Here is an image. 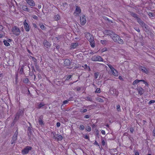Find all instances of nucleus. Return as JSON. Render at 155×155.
I'll list each match as a JSON object with an SVG mask.
<instances>
[{
    "mask_svg": "<svg viewBox=\"0 0 155 155\" xmlns=\"http://www.w3.org/2000/svg\"><path fill=\"white\" fill-rule=\"evenodd\" d=\"M140 82V81H139V80H136L133 82V85H135L136 84H137V83H138Z\"/></svg>",
    "mask_w": 155,
    "mask_h": 155,
    "instance_id": "b1692460",
    "label": "nucleus"
},
{
    "mask_svg": "<svg viewBox=\"0 0 155 155\" xmlns=\"http://www.w3.org/2000/svg\"><path fill=\"white\" fill-rule=\"evenodd\" d=\"M99 76V73H94V77L95 78H97Z\"/></svg>",
    "mask_w": 155,
    "mask_h": 155,
    "instance_id": "72a5a7b5",
    "label": "nucleus"
},
{
    "mask_svg": "<svg viewBox=\"0 0 155 155\" xmlns=\"http://www.w3.org/2000/svg\"><path fill=\"white\" fill-rule=\"evenodd\" d=\"M136 30L138 31V32H140V30L139 28L137 29H136Z\"/></svg>",
    "mask_w": 155,
    "mask_h": 155,
    "instance_id": "0e129e2a",
    "label": "nucleus"
},
{
    "mask_svg": "<svg viewBox=\"0 0 155 155\" xmlns=\"http://www.w3.org/2000/svg\"><path fill=\"white\" fill-rule=\"evenodd\" d=\"M3 29V26L1 25H0V31L2 30Z\"/></svg>",
    "mask_w": 155,
    "mask_h": 155,
    "instance_id": "6e6d98bb",
    "label": "nucleus"
},
{
    "mask_svg": "<svg viewBox=\"0 0 155 155\" xmlns=\"http://www.w3.org/2000/svg\"><path fill=\"white\" fill-rule=\"evenodd\" d=\"M43 44L44 46L47 48L50 47L51 46V45L50 43L46 40H45L44 41Z\"/></svg>",
    "mask_w": 155,
    "mask_h": 155,
    "instance_id": "4468645a",
    "label": "nucleus"
},
{
    "mask_svg": "<svg viewBox=\"0 0 155 155\" xmlns=\"http://www.w3.org/2000/svg\"><path fill=\"white\" fill-rule=\"evenodd\" d=\"M91 60L94 61H103V59L102 58L99 56H94L93 57L91 58Z\"/></svg>",
    "mask_w": 155,
    "mask_h": 155,
    "instance_id": "39448f33",
    "label": "nucleus"
},
{
    "mask_svg": "<svg viewBox=\"0 0 155 155\" xmlns=\"http://www.w3.org/2000/svg\"><path fill=\"white\" fill-rule=\"evenodd\" d=\"M26 21L25 20L23 23L24 27L26 31H29L30 30V26Z\"/></svg>",
    "mask_w": 155,
    "mask_h": 155,
    "instance_id": "1a4fd4ad",
    "label": "nucleus"
},
{
    "mask_svg": "<svg viewBox=\"0 0 155 155\" xmlns=\"http://www.w3.org/2000/svg\"><path fill=\"white\" fill-rule=\"evenodd\" d=\"M27 3L30 6H34L35 5V3L33 0H25Z\"/></svg>",
    "mask_w": 155,
    "mask_h": 155,
    "instance_id": "9b49d317",
    "label": "nucleus"
},
{
    "mask_svg": "<svg viewBox=\"0 0 155 155\" xmlns=\"http://www.w3.org/2000/svg\"><path fill=\"white\" fill-rule=\"evenodd\" d=\"M60 19V16L57 15L55 16L54 19L55 20L57 21L59 20Z\"/></svg>",
    "mask_w": 155,
    "mask_h": 155,
    "instance_id": "393cba45",
    "label": "nucleus"
},
{
    "mask_svg": "<svg viewBox=\"0 0 155 155\" xmlns=\"http://www.w3.org/2000/svg\"><path fill=\"white\" fill-rule=\"evenodd\" d=\"M86 130L88 131H90L91 130V127L89 126H88L86 128Z\"/></svg>",
    "mask_w": 155,
    "mask_h": 155,
    "instance_id": "c9c22d12",
    "label": "nucleus"
},
{
    "mask_svg": "<svg viewBox=\"0 0 155 155\" xmlns=\"http://www.w3.org/2000/svg\"><path fill=\"white\" fill-rule=\"evenodd\" d=\"M80 90V87H78V88H77V90L78 91H79Z\"/></svg>",
    "mask_w": 155,
    "mask_h": 155,
    "instance_id": "338daca9",
    "label": "nucleus"
},
{
    "mask_svg": "<svg viewBox=\"0 0 155 155\" xmlns=\"http://www.w3.org/2000/svg\"><path fill=\"white\" fill-rule=\"evenodd\" d=\"M135 155H139V153L138 152H137L135 153Z\"/></svg>",
    "mask_w": 155,
    "mask_h": 155,
    "instance_id": "e2e57ef3",
    "label": "nucleus"
},
{
    "mask_svg": "<svg viewBox=\"0 0 155 155\" xmlns=\"http://www.w3.org/2000/svg\"><path fill=\"white\" fill-rule=\"evenodd\" d=\"M130 131L131 133H133L134 132V130L133 128H131L130 129Z\"/></svg>",
    "mask_w": 155,
    "mask_h": 155,
    "instance_id": "8fccbe9b",
    "label": "nucleus"
},
{
    "mask_svg": "<svg viewBox=\"0 0 155 155\" xmlns=\"http://www.w3.org/2000/svg\"><path fill=\"white\" fill-rule=\"evenodd\" d=\"M44 104L43 103H41L38 105V107L39 108H41L43 106H44Z\"/></svg>",
    "mask_w": 155,
    "mask_h": 155,
    "instance_id": "7c9ffc66",
    "label": "nucleus"
},
{
    "mask_svg": "<svg viewBox=\"0 0 155 155\" xmlns=\"http://www.w3.org/2000/svg\"><path fill=\"white\" fill-rule=\"evenodd\" d=\"M81 10L80 7L76 6L75 11L74 12V14L75 15H78L81 13Z\"/></svg>",
    "mask_w": 155,
    "mask_h": 155,
    "instance_id": "0eeeda50",
    "label": "nucleus"
},
{
    "mask_svg": "<svg viewBox=\"0 0 155 155\" xmlns=\"http://www.w3.org/2000/svg\"><path fill=\"white\" fill-rule=\"evenodd\" d=\"M28 81V79H25V82L27 83Z\"/></svg>",
    "mask_w": 155,
    "mask_h": 155,
    "instance_id": "bf43d9fd",
    "label": "nucleus"
},
{
    "mask_svg": "<svg viewBox=\"0 0 155 155\" xmlns=\"http://www.w3.org/2000/svg\"><path fill=\"white\" fill-rule=\"evenodd\" d=\"M86 22V17L84 15H83L80 17L81 24L82 25H84Z\"/></svg>",
    "mask_w": 155,
    "mask_h": 155,
    "instance_id": "6e6552de",
    "label": "nucleus"
},
{
    "mask_svg": "<svg viewBox=\"0 0 155 155\" xmlns=\"http://www.w3.org/2000/svg\"><path fill=\"white\" fill-rule=\"evenodd\" d=\"M11 40H12L11 39H8V41H8V42H10V41H11Z\"/></svg>",
    "mask_w": 155,
    "mask_h": 155,
    "instance_id": "69168bd1",
    "label": "nucleus"
},
{
    "mask_svg": "<svg viewBox=\"0 0 155 155\" xmlns=\"http://www.w3.org/2000/svg\"><path fill=\"white\" fill-rule=\"evenodd\" d=\"M57 139L58 140H61L63 139V137L61 135H60L59 134H57Z\"/></svg>",
    "mask_w": 155,
    "mask_h": 155,
    "instance_id": "412c9836",
    "label": "nucleus"
},
{
    "mask_svg": "<svg viewBox=\"0 0 155 155\" xmlns=\"http://www.w3.org/2000/svg\"><path fill=\"white\" fill-rule=\"evenodd\" d=\"M133 16L135 18H138L137 17V15L136 14H133Z\"/></svg>",
    "mask_w": 155,
    "mask_h": 155,
    "instance_id": "3c124183",
    "label": "nucleus"
},
{
    "mask_svg": "<svg viewBox=\"0 0 155 155\" xmlns=\"http://www.w3.org/2000/svg\"><path fill=\"white\" fill-rule=\"evenodd\" d=\"M86 37L90 42L91 47L94 48L95 47V44L93 36L89 33H87L86 34Z\"/></svg>",
    "mask_w": 155,
    "mask_h": 155,
    "instance_id": "f257e3e1",
    "label": "nucleus"
},
{
    "mask_svg": "<svg viewBox=\"0 0 155 155\" xmlns=\"http://www.w3.org/2000/svg\"><path fill=\"white\" fill-rule=\"evenodd\" d=\"M22 9L24 11L28 12H30V9L28 8L26 5H24L22 6Z\"/></svg>",
    "mask_w": 155,
    "mask_h": 155,
    "instance_id": "6ab92c4d",
    "label": "nucleus"
},
{
    "mask_svg": "<svg viewBox=\"0 0 155 155\" xmlns=\"http://www.w3.org/2000/svg\"><path fill=\"white\" fill-rule=\"evenodd\" d=\"M89 54H94V53L92 51H90L89 52Z\"/></svg>",
    "mask_w": 155,
    "mask_h": 155,
    "instance_id": "603ef678",
    "label": "nucleus"
},
{
    "mask_svg": "<svg viewBox=\"0 0 155 155\" xmlns=\"http://www.w3.org/2000/svg\"><path fill=\"white\" fill-rule=\"evenodd\" d=\"M4 36L2 34H0V38H2Z\"/></svg>",
    "mask_w": 155,
    "mask_h": 155,
    "instance_id": "052dcab7",
    "label": "nucleus"
},
{
    "mask_svg": "<svg viewBox=\"0 0 155 155\" xmlns=\"http://www.w3.org/2000/svg\"><path fill=\"white\" fill-rule=\"evenodd\" d=\"M68 101L66 100V101H63V104H67L68 103Z\"/></svg>",
    "mask_w": 155,
    "mask_h": 155,
    "instance_id": "c03bdc74",
    "label": "nucleus"
},
{
    "mask_svg": "<svg viewBox=\"0 0 155 155\" xmlns=\"http://www.w3.org/2000/svg\"><path fill=\"white\" fill-rule=\"evenodd\" d=\"M155 102V101L154 100H151L149 102V104H152L154 103Z\"/></svg>",
    "mask_w": 155,
    "mask_h": 155,
    "instance_id": "e433bc0d",
    "label": "nucleus"
},
{
    "mask_svg": "<svg viewBox=\"0 0 155 155\" xmlns=\"http://www.w3.org/2000/svg\"><path fill=\"white\" fill-rule=\"evenodd\" d=\"M95 92L96 93H100V92H101V90H100V88H97L96 89V91H95Z\"/></svg>",
    "mask_w": 155,
    "mask_h": 155,
    "instance_id": "473e14b6",
    "label": "nucleus"
},
{
    "mask_svg": "<svg viewBox=\"0 0 155 155\" xmlns=\"http://www.w3.org/2000/svg\"><path fill=\"white\" fill-rule=\"evenodd\" d=\"M101 133L103 135H105V131L104 130H102L101 131Z\"/></svg>",
    "mask_w": 155,
    "mask_h": 155,
    "instance_id": "79ce46f5",
    "label": "nucleus"
},
{
    "mask_svg": "<svg viewBox=\"0 0 155 155\" xmlns=\"http://www.w3.org/2000/svg\"><path fill=\"white\" fill-rule=\"evenodd\" d=\"M107 65L110 68L112 74L115 76H117L118 73L117 71L111 65L107 64Z\"/></svg>",
    "mask_w": 155,
    "mask_h": 155,
    "instance_id": "20e7f679",
    "label": "nucleus"
},
{
    "mask_svg": "<svg viewBox=\"0 0 155 155\" xmlns=\"http://www.w3.org/2000/svg\"><path fill=\"white\" fill-rule=\"evenodd\" d=\"M60 123L59 122H58L57 123L56 126L57 127H59L60 126Z\"/></svg>",
    "mask_w": 155,
    "mask_h": 155,
    "instance_id": "a19ab883",
    "label": "nucleus"
},
{
    "mask_svg": "<svg viewBox=\"0 0 155 155\" xmlns=\"http://www.w3.org/2000/svg\"><path fill=\"white\" fill-rule=\"evenodd\" d=\"M113 32L110 31L105 30L104 32V35H109L110 37H112V35H114Z\"/></svg>",
    "mask_w": 155,
    "mask_h": 155,
    "instance_id": "9d476101",
    "label": "nucleus"
},
{
    "mask_svg": "<svg viewBox=\"0 0 155 155\" xmlns=\"http://www.w3.org/2000/svg\"><path fill=\"white\" fill-rule=\"evenodd\" d=\"M106 50H107L106 48H104L101 50V51L102 52H103L105 51H106Z\"/></svg>",
    "mask_w": 155,
    "mask_h": 155,
    "instance_id": "49530a36",
    "label": "nucleus"
},
{
    "mask_svg": "<svg viewBox=\"0 0 155 155\" xmlns=\"http://www.w3.org/2000/svg\"><path fill=\"white\" fill-rule=\"evenodd\" d=\"M12 32L13 34L16 35H18L20 34L21 31L19 28L14 26L12 28Z\"/></svg>",
    "mask_w": 155,
    "mask_h": 155,
    "instance_id": "7ed1b4c3",
    "label": "nucleus"
},
{
    "mask_svg": "<svg viewBox=\"0 0 155 155\" xmlns=\"http://www.w3.org/2000/svg\"><path fill=\"white\" fill-rule=\"evenodd\" d=\"M70 61L68 59H66L64 61V64L66 65H68L70 64Z\"/></svg>",
    "mask_w": 155,
    "mask_h": 155,
    "instance_id": "aec40b11",
    "label": "nucleus"
},
{
    "mask_svg": "<svg viewBox=\"0 0 155 155\" xmlns=\"http://www.w3.org/2000/svg\"><path fill=\"white\" fill-rule=\"evenodd\" d=\"M87 99H88V100L90 101H91V100H92V99H91V98H90L89 97H87Z\"/></svg>",
    "mask_w": 155,
    "mask_h": 155,
    "instance_id": "4d7b16f0",
    "label": "nucleus"
},
{
    "mask_svg": "<svg viewBox=\"0 0 155 155\" xmlns=\"http://www.w3.org/2000/svg\"><path fill=\"white\" fill-rule=\"evenodd\" d=\"M87 111V109H84L83 110V112L84 113V112H86Z\"/></svg>",
    "mask_w": 155,
    "mask_h": 155,
    "instance_id": "680f3d73",
    "label": "nucleus"
},
{
    "mask_svg": "<svg viewBox=\"0 0 155 155\" xmlns=\"http://www.w3.org/2000/svg\"><path fill=\"white\" fill-rule=\"evenodd\" d=\"M140 71L146 74H147L149 72V70L148 69L146 68H145L144 67H141L140 68Z\"/></svg>",
    "mask_w": 155,
    "mask_h": 155,
    "instance_id": "f8f14e48",
    "label": "nucleus"
},
{
    "mask_svg": "<svg viewBox=\"0 0 155 155\" xmlns=\"http://www.w3.org/2000/svg\"><path fill=\"white\" fill-rule=\"evenodd\" d=\"M2 76V74H0V77L1 78Z\"/></svg>",
    "mask_w": 155,
    "mask_h": 155,
    "instance_id": "774afa93",
    "label": "nucleus"
},
{
    "mask_svg": "<svg viewBox=\"0 0 155 155\" xmlns=\"http://www.w3.org/2000/svg\"><path fill=\"white\" fill-rule=\"evenodd\" d=\"M101 43L103 45H105L107 43V41L105 40H101Z\"/></svg>",
    "mask_w": 155,
    "mask_h": 155,
    "instance_id": "a878e982",
    "label": "nucleus"
},
{
    "mask_svg": "<svg viewBox=\"0 0 155 155\" xmlns=\"http://www.w3.org/2000/svg\"><path fill=\"white\" fill-rule=\"evenodd\" d=\"M101 143L102 145L103 146H104L105 145V142L104 140H102Z\"/></svg>",
    "mask_w": 155,
    "mask_h": 155,
    "instance_id": "ea45409f",
    "label": "nucleus"
},
{
    "mask_svg": "<svg viewBox=\"0 0 155 155\" xmlns=\"http://www.w3.org/2000/svg\"><path fill=\"white\" fill-rule=\"evenodd\" d=\"M119 79L121 80H122L123 79L122 78L121 76H119Z\"/></svg>",
    "mask_w": 155,
    "mask_h": 155,
    "instance_id": "13d9d810",
    "label": "nucleus"
},
{
    "mask_svg": "<svg viewBox=\"0 0 155 155\" xmlns=\"http://www.w3.org/2000/svg\"><path fill=\"white\" fill-rule=\"evenodd\" d=\"M51 136L53 137V138L54 139H56V133L55 132H52L51 134Z\"/></svg>",
    "mask_w": 155,
    "mask_h": 155,
    "instance_id": "5701e85b",
    "label": "nucleus"
},
{
    "mask_svg": "<svg viewBox=\"0 0 155 155\" xmlns=\"http://www.w3.org/2000/svg\"><path fill=\"white\" fill-rule=\"evenodd\" d=\"M112 91L113 93L112 94L114 95L117 96L118 94V92L117 90L116 89H114ZM112 94V93H111Z\"/></svg>",
    "mask_w": 155,
    "mask_h": 155,
    "instance_id": "a211bd4d",
    "label": "nucleus"
},
{
    "mask_svg": "<svg viewBox=\"0 0 155 155\" xmlns=\"http://www.w3.org/2000/svg\"><path fill=\"white\" fill-rule=\"evenodd\" d=\"M117 110L118 111H120V106L119 105H117Z\"/></svg>",
    "mask_w": 155,
    "mask_h": 155,
    "instance_id": "f704fd0d",
    "label": "nucleus"
},
{
    "mask_svg": "<svg viewBox=\"0 0 155 155\" xmlns=\"http://www.w3.org/2000/svg\"><path fill=\"white\" fill-rule=\"evenodd\" d=\"M31 149L32 147H31L27 146L24 149L22 150V153L24 154H27Z\"/></svg>",
    "mask_w": 155,
    "mask_h": 155,
    "instance_id": "423d86ee",
    "label": "nucleus"
},
{
    "mask_svg": "<svg viewBox=\"0 0 155 155\" xmlns=\"http://www.w3.org/2000/svg\"><path fill=\"white\" fill-rule=\"evenodd\" d=\"M84 138L86 139H89V137L87 135H85L84 136Z\"/></svg>",
    "mask_w": 155,
    "mask_h": 155,
    "instance_id": "37998d69",
    "label": "nucleus"
},
{
    "mask_svg": "<svg viewBox=\"0 0 155 155\" xmlns=\"http://www.w3.org/2000/svg\"><path fill=\"white\" fill-rule=\"evenodd\" d=\"M40 27L42 29H45V26L42 24V25H40Z\"/></svg>",
    "mask_w": 155,
    "mask_h": 155,
    "instance_id": "2f4dec72",
    "label": "nucleus"
},
{
    "mask_svg": "<svg viewBox=\"0 0 155 155\" xmlns=\"http://www.w3.org/2000/svg\"><path fill=\"white\" fill-rule=\"evenodd\" d=\"M137 20L140 25L142 27H144L145 26V24L140 20V18H137Z\"/></svg>",
    "mask_w": 155,
    "mask_h": 155,
    "instance_id": "2eb2a0df",
    "label": "nucleus"
},
{
    "mask_svg": "<svg viewBox=\"0 0 155 155\" xmlns=\"http://www.w3.org/2000/svg\"><path fill=\"white\" fill-rule=\"evenodd\" d=\"M17 133L15 132V133L14 135L13 136L12 139V140L11 143L12 144H13L15 143V141L17 139Z\"/></svg>",
    "mask_w": 155,
    "mask_h": 155,
    "instance_id": "ddd939ff",
    "label": "nucleus"
},
{
    "mask_svg": "<svg viewBox=\"0 0 155 155\" xmlns=\"http://www.w3.org/2000/svg\"><path fill=\"white\" fill-rule=\"evenodd\" d=\"M72 75H70L68 76L66 78L67 80H69V79L71 77Z\"/></svg>",
    "mask_w": 155,
    "mask_h": 155,
    "instance_id": "58836bf2",
    "label": "nucleus"
},
{
    "mask_svg": "<svg viewBox=\"0 0 155 155\" xmlns=\"http://www.w3.org/2000/svg\"><path fill=\"white\" fill-rule=\"evenodd\" d=\"M137 90L139 94H140L141 95L143 94V90L142 87H138L137 89Z\"/></svg>",
    "mask_w": 155,
    "mask_h": 155,
    "instance_id": "dca6fc26",
    "label": "nucleus"
},
{
    "mask_svg": "<svg viewBox=\"0 0 155 155\" xmlns=\"http://www.w3.org/2000/svg\"><path fill=\"white\" fill-rule=\"evenodd\" d=\"M149 15L150 17L153 16V14L152 13L150 12L149 14Z\"/></svg>",
    "mask_w": 155,
    "mask_h": 155,
    "instance_id": "de8ad7c7",
    "label": "nucleus"
},
{
    "mask_svg": "<svg viewBox=\"0 0 155 155\" xmlns=\"http://www.w3.org/2000/svg\"><path fill=\"white\" fill-rule=\"evenodd\" d=\"M89 116L88 115H86L84 116V118H86L88 119V118H89Z\"/></svg>",
    "mask_w": 155,
    "mask_h": 155,
    "instance_id": "09e8293b",
    "label": "nucleus"
},
{
    "mask_svg": "<svg viewBox=\"0 0 155 155\" xmlns=\"http://www.w3.org/2000/svg\"><path fill=\"white\" fill-rule=\"evenodd\" d=\"M39 124L40 125H42L43 124V121L41 118H39L38 120Z\"/></svg>",
    "mask_w": 155,
    "mask_h": 155,
    "instance_id": "cd10ccee",
    "label": "nucleus"
},
{
    "mask_svg": "<svg viewBox=\"0 0 155 155\" xmlns=\"http://www.w3.org/2000/svg\"><path fill=\"white\" fill-rule=\"evenodd\" d=\"M33 18L35 19H38V17L35 15H32Z\"/></svg>",
    "mask_w": 155,
    "mask_h": 155,
    "instance_id": "4c0bfd02",
    "label": "nucleus"
},
{
    "mask_svg": "<svg viewBox=\"0 0 155 155\" xmlns=\"http://www.w3.org/2000/svg\"><path fill=\"white\" fill-rule=\"evenodd\" d=\"M97 100L98 101H99V102H103L104 101L102 99H101V98H97Z\"/></svg>",
    "mask_w": 155,
    "mask_h": 155,
    "instance_id": "c756f323",
    "label": "nucleus"
},
{
    "mask_svg": "<svg viewBox=\"0 0 155 155\" xmlns=\"http://www.w3.org/2000/svg\"><path fill=\"white\" fill-rule=\"evenodd\" d=\"M114 35H112V37H111L112 39L115 42H117L119 43L122 44L124 42L122 39L120 38L119 36L113 33Z\"/></svg>",
    "mask_w": 155,
    "mask_h": 155,
    "instance_id": "f03ea898",
    "label": "nucleus"
},
{
    "mask_svg": "<svg viewBox=\"0 0 155 155\" xmlns=\"http://www.w3.org/2000/svg\"><path fill=\"white\" fill-rule=\"evenodd\" d=\"M33 26L34 27H35V28H37V26L35 24H33Z\"/></svg>",
    "mask_w": 155,
    "mask_h": 155,
    "instance_id": "864d4df0",
    "label": "nucleus"
},
{
    "mask_svg": "<svg viewBox=\"0 0 155 155\" xmlns=\"http://www.w3.org/2000/svg\"><path fill=\"white\" fill-rule=\"evenodd\" d=\"M139 81H140H140H142V82H143L144 83L146 84H147V83H146V82L143 80H139Z\"/></svg>",
    "mask_w": 155,
    "mask_h": 155,
    "instance_id": "a18cd8bd",
    "label": "nucleus"
},
{
    "mask_svg": "<svg viewBox=\"0 0 155 155\" xmlns=\"http://www.w3.org/2000/svg\"><path fill=\"white\" fill-rule=\"evenodd\" d=\"M4 45L6 46H8L10 45L9 43L6 40L4 41Z\"/></svg>",
    "mask_w": 155,
    "mask_h": 155,
    "instance_id": "4be33fe9",
    "label": "nucleus"
},
{
    "mask_svg": "<svg viewBox=\"0 0 155 155\" xmlns=\"http://www.w3.org/2000/svg\"><path fill=\"white\" fill-rule=\"evenodd\" d=\"M84 126L82 125H80L79 127V129L81 130H83L84 129Z\"/></svg>",
    "mask_w": 155,
    "mask_h": 155,
    "instance_id": "c85d7f7f",
    "label": "nucleus"
},
{
    "mask_svg": "<svg viewBox=\"0 0 155 155\" xmlns=\"http://www.w3.org/2000/svg\"><path fill=\"white\" fill-rule=\"evenodd\" d=\"M153 135L154 136H155V129L153 130Z\"/></svg>",
    "mask_w": 155,
    "mask_h": 155,
    "instance_id": "5fc2aeb1",
    "label": "nucleus"
},
{
    "mask_svg": "<svg viewBox=\"0 0 155 155\" xmlns=\"http://www.w3.org/2000/svg\"><path fill=\"white\" fill-rule=\"evenodd\" d=\"M78 45V44L77 43H72L71 45V48L75 49L77 47Z\"/></svg>",
    "mask_w": 155,
    "mask_h": 155,
    "instance_id": "f3484780",
    "label": "nucleus"
},
{
    "mask_svg": "<svg viewBox=\"0 0 155 155\" xmlns=\"http://www.w3.org/2000/svg\"><path fill=\"white\" fill-rule=\"evenodd\" d=\"M83 67L84 68L88 71H89L90 70V68L88 67L87 64H85Z\"/></svg>",
    "mask_w": 155,
    "mask_h": 155,
    "instance_id": "bb28decb",
    "label": "nucleus"
}]
</instances>
